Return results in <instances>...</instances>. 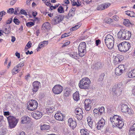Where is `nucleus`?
Wrapping results in <instances>:
<instances>
[{"mask_svg":"<svg viewBox=\"0 0 135 135\" xmlns=\"http://www.w3.org/2000/svg\"><path fill=\"white\" fill-rule=\"evenodd\" d=\"M14 22L16 25H19V23H20L19 20L16 17H15L13 21Z\"/></svg>","mask_w":135,"mask_h":135,"instance_id":"nucleus-47","label":"nucleus"},{"mask_svg":"<svg viewBox=\"0 0 135 135\" xmlns=\"http://www.w3.org/2000/svg\"><path fill=\"white\" fill-rule=\"evenodd\" d=\"M70 41H68L65 42V43L63 44L62 46V47H65L67 46L70 44Z\"/></svg>","mask_w":135,"mask_h":135,"instance_id":"nucleus-57","label":"nucleus"},{"mask_svg":"<svg viewBox=\"0 0 135 135\" xmlns=\"http://www.w3.org/2000/svg\"><path fill=\"white\" fill-rule=\"evenodd\" d=\"M91 81L87 77H84L80 80L79 83V86L80 89H88L90 86Z\"/></svg>","mask_w":135,"mask_h":135,"instance_id":"nucleus-2","label":"nucleus"},{"mask_svg":"<svg viewBox=\"0 0 135 135\" xmlns=\"http://www.w3.org/2000/svg\"><path fill=\"white\" fill-rule=\"evenodd\" d=\"M30 122V118L27 116H25L21 118V123L22 124L28 123Z\"/></svg>","mask_w":135,"mask_h":135,"instance_id":"nucleus-19","label":"nucleus"},{"mask_svg":"<svg viewBox=\"0 0 135 135\" xmlns=\"http://www.w3.org/2000/svg\"><path fill=\"white\" fill-rule=\"evenodd\" d=\"M118 68L123 72H124V71L125 70V68L124 65H120L118 66Z\"/></svg>","mask_w":135,"mask_h":135,"instance_id":"nucleus-37","label":"nucleus"},{"mask_svg":"<svg viewBox=\"0 0 135 135\" xmlns=\"http://www.w3.org/2000/svg\"><path fill=\"white\" fill-rule=\"evenodd\" d=\"M109 121L112 123L113 126L117 127L120 129L124 125L123 119L119 115H115L112 117H110Z\"/></svg>","mask_w":135,"mask_h":135,"instance_id":"nucleus-1","label":"nucleus"},{"mask_svg":"<svg viewBox=\"0 0 135 135\" xmlns=\"http://www.w3.org/2000/svg\"><path fill=\"white\" fill-rule=\"evenodd\" d=\"M127 111L126 113L128 114V116H132L133 115V111L132 110L129 108Z\"/></svg>","mask_w":135,"mask_h":135,"instance_id":"nucleus-32","label":"nucleus"},{"mask_svg":"<svg viewBox=\"0 0 135 135\" xmlns=\"http://www.w3.org/2000/svg\"><path fill=\"white\" fill-rule=\"evenodd\" d=\"M68 124L72 129L75 128L76 126V123L75 120H73V119L70 118L68 120Z\"/></svg>","mask_w":135,"mask_h":135,"instance_id":"nucleus-14","label":"nucleus"},{"mask_svg":"<svg viewBox=\"0 0 135 135\" xmlns=\"http://www.w3.org/2000/svg\"><path fill=\"white\" fill-rule=\"evenodd\" d=\"M57 11L59 13H63L64 12V9L62 6H59L57 9Z\"/></svg>","mask_w":135,"mask_h":135,"instance_id":"nucleus-35","label":"nucleus"},{"mask_svg":"<svg viewBox=\"0 0 135 135\" xmlns=\"http://www.w3.org/2000/svg\"><path fill=\"white\" fill-rule=\"evenodd\" d=\"M15 55L19 59L20 58V54L18 52H16L15 54Z\"/></svg>","mask_w":135,"mask_h":135,"instance_id":"nucleus-60","label":"nucleus"},{"mask_svg":"<svg viewBox=\"0 0 135 135\" xmlns=\"http://www.w3.org/2000/svg\"><path fill=\"white\" fill-rule=\"evenodd\" d=\"M54 117L56 119L59 121H62L63 119V115L60 112H58L56 113Z\"/></svg>","mask_w":135,"mask_h":135,"instance_id":"nucleus-17","label":"nucleus"},{"mask_svg":"<svg viewBox=\"0 0 135 135\" xmlns=\"http://www.w3.org/2000/svg\"><path fill=\"white\" fill-rule=\"evenodd\" d=\"M115 73L117 75H121L123 73V72L118 67H117L115 68Z\"/></svg>","mask_w":135,"mask_h":135,"instance_id":"nucleus-30","label":"nucleus"},{"mask_svg":"<svg viewBox=\"0 0 135 135\" xmlns=\"http://www.w3.org/2000/svg\"><path fill=\"white\" fill-rule=\"evenodd\" d=\"M126 14L128 16L132 17H135V13L133 11H125Z\"/></svg>","mask_w":135,"mask_h":135,"instance_id":"nucleus-26","label":"nucleus"},{"mask_svg":"<svg viewBox=\"0 0 135 135\" xmlns=\"http://www.w3.org/2000/svg\"><path fill=\"white\" fill-rule=\"evenodd\" d=\"M40 83L37 81L33 83L32 91L33 93H36L38 91L39 86H40Z\"/></svg>","mask_w":135,"mask_h":135,"instance_id":"nucleus-13","label":"nucleus"},{"mask_svg":"<svg viewBox=\"0 0 135 135\" xmlns=\"http://www.w3.org/2000/svg\"><path fill=\"white\" fill-rule=\"evenodd\" d=\"M5 31L6 32L5 33L8 34L10 32V31L8 29H7V28H5Z\"/></svg>","mask_w":135,"mask_h":135,"instance_id":"nucleus-64","label":"nucleus"},{"mask_svg":"<svg viewBox=\"0 0 135 135\" xmlns=\"http://www.w3.org/2000/svg\"><path fill=\"white\" fill-rule=\"evenodd\" d=\"M58 6V5H56L55 6H51L50 7V8L51 10L55 9Z\"/></svg>","mask_w":135,"mask_h":135,"instance_id":"nucleus-58","label":"nucleus"},{"mask_svg":"<svg viewBox=\"0 0 135 135\" xmlns=\"http://www.w3.org/2000/svg\"><path fill=\"white\" fill-rule=\"evenodd\" d=\"M128 133L129 135H135V123L129 129Z\"/></svg>","mask_w":135,"mask_h":135,"instance_id":"nucleus-20","label":"nucleus"},{"mask_svg":"<svg viewBox=\"0 0 135 135\" xmlns=\"http://www.w3.org/2000/svg\"><path fill=\"white\" fill-rule=\"evenodd\" d=\"M123 90V88H121L120 89H116V95H120L121 94Z\"/></svg>","mask_w":135,"mask_h":135,"instance_id":"nucleus-36","label":"nucleus"},{"mask_svg":"<svg viewBox=\"0 0 135 135\" xmlns=\"http://www.w3.org/2000/svg\"><path fill=\"white\" fill-rule=\"evenodd\" d=\"M86 43L85 42H81L79 44L78 49V53L80 57H83L85 55L86 51Z\"/></svg>","mask_w":135,"mask_h":135,"instance_id":"nucleus-5","label":"nucleus"},{"mask_svg":"<svg viewBox=\"0 0 135 135\" xmlns=\"http://www.w3.org/2000/svg\"><path fill=\"white\" fill-rule=\"evenodd\" d=\"M93 112L94 114H99V109H97L95 108L93 110Z\"/></svg>","mask_w":135,"mask_h":135,"instance_id":"nucleus-53","label":"nucleus"},{"mask_svg":"<svg viewBox=\"0 0 135 135\" xmlns=\"http://www.w3.org/2000/svg\"><path fill=\"white\" fill-rule=\"evenodd\" d=\"M70 91L68 89H66L65 90L64 94V95L65 97L68 96L70 94Z\"/></svg>","mask_w":135,"mask_h":135,"instance_id":"nucleus-34","label":"nucleus"},{"mask_svg":"<svg viewBox=\"0 0 135 135\" xmlns=\"http://www.w3.org/2000/svg\"><path fill=\"white\" fill-rule=\"evenodd\" d=\"M122 61V60L120 59V57L119 56H115L114 60V61L117 62V63L120 62Z\"/></svg>","mask_w":135,"mask_h":135,"instance_id":"nucleus-38","label":"nucleus"},{"mask_svg":"<svg viewBox=\"0 0 135 135\" xmlns=\"http://www.w3.org/2000/svg\"><path fill=\"white\" fill-rule=\"evenodd\" d=\"M70 32L68 33H65L62 35L61 37V38H62L64 37H68V36H70Z\"/></svg>","mask_w":135,"mask_h":135,"instance_id":"nucleus-48","label":"nucleus"},{"mask_svg":"<svg viewBox=\"0 0 135 135\" xmlns=\"http://www.w3.org/2000/svg\"><path fill=\"white\" fill-rule=\"evenodd\" d=\"M50 126L49 125H47L45 124H44L41 127V129L42 130H48L49 129Z\"/></svg>","mask_w":135,"mask_h":135,"instance_id":"nucleus-29","label":"nucleus"},{"mask_svg":"<svg viewBox=\"0 0 135 135\" xmlns=\"http://www.w3.org/2000/svg\"><path fill=\"white\" fill-rule=\"evenodd\" d=\"M6 13V12L4 11L0 12V17H2Z\"/></svg>","mask_w":135,"mask_h":135,"instance_id":"nucleus-55","label":"nucleus"},{"mask_svg":"<svg viewBox=\"0 0 135 135\" xmlns=\"http://www.w3.org/2000/svg\"><path fill=\"white\" fill-rule=\"evenodd\" d=\"M121 109L122 112L123 113H126V111L129 108L128 105L126 104H122Z\"/></svg>","mask_w":135,"mask_h":135,"instance_id":"nucleus-22","label":"nucleus"},{"mask_svg":"<svg viewBox=\"0 0 135 135\" xmlns=\"http://www.w3.org/2000/svg\"><path fill=\"white\" fill-rule=\"evenodd\" d=\"M97 9L98 10L102 11L104 10L103 4H102L98 6L97 7Z\"/></svg>","mask_w":135,"mask_h":135,"instance_id":"nucleus-39","label":"nucleus"},{"mask_svg":"<svg viewBox=\"0 0 135 135\" xmlns=\"http://www.w3.org/2000/svg\"><path fill=\"white\" fill-rule=\"evenodd\" d=\"M62 87L60 85H56L53 88L52 91L53 93L55 94L60 93L63 90Z\"/></svg>","mask_w":135,"mask_h":135,"instance_id":"nucleus-9","label":"nucleus"},{"mask_svg":"<svg viewBox=\"0 0 135 135\" xmlns=\"http://www.w3.org/2000/svg\"><path fill=\"white\" fill-rule=\"evenodd\" d=\"M117 36L118 38L120 40L124 39V31H120L118 33Z\"/></svg>","mask_w":135,"mask_h":135,"instance_id":"nucleus-18","label":"nucleus"},{"mask_svg":"<svg viewBox=\"0 0 135 135\" xmlns=\"http://www.w3.org/2000/svg\"><path fill=\"white\" fill-rule=\"evenodd\" d=\"M69 54L70 57L76 59H79V57L80 56L79 54H78L77 52L70 53Z\"/></svg>","mask_w":135,"mask_h":135,"instance_id":"nucleus-23","label":"nucleus"},{"mask_svg":"<svg viewBox=\"0 0 135 135\" xmlns=\"http://www.w3.org/2000/svg\"><path fill=\"white\" fill-rule=\"evenodd\" d=\"M98 109L100 115H101L104 112V108L103 107H102Z\"/></svg>","mask_w":135,"mask_h":135,"instance_id":"nucleus-43","label":"nucleus"},{"mask_svg":"<svg viewBox=\"0 0 135 135\" xmlns=\"http://www.w3.org/2000/svg\"><path fill=\"white\" fill-rule=\"evenodd\" d=\"M105 75L104 73H102L100 76L99 78L98 79V81H103Z\"/></svg>","mask_w":135,"mask_h":135,"instance_id":"nucleus-41","label":"nucleus"},{"mask_svg":"<svg viewBox=\"0 0 135 135\" xmlns=\"http://www.w3.org/2000/svg\"><path fill=\"white\" fill-rule=\"evenodd\" d=\"M20 13L21 14H23L25 16L27 15V13L23 9L21 10Z\"/></svg>","mask_w":135,"mask_h":135,"instance_id":"nucleus-54","label":"nucleus"},{"mask_svg":"<svg viewBox=\"0 0 135 135\" xmlns=\"http://www.w3.org/2000/svg\"><path fill=\"white\" fill-rule=\"evenodd\" d=\"M75 113L76 114L75 117L79 120H81L83 118L82 114L83 113L82 110L80 108H76L75 110Z\"/></svg>","mask_w":135,"mask_h":135,"instance_id":"nucleus-8","label":"nucleus"},{"mask_svg":"<svg viewBox=\"0 0 135 135\" xmlns=\"http://www.w3.org/2000/svg\"><path fill=\"white\" fill-rule=\"evenodd\" d=\"M64 18V16L62 15H60L55 17L54 19L55 24H56L60 22L63 20Z\"/></svg>","mask_w":135,"mask_h":135,"instance_id":"nucleus-11","label":"nucleus"},{"mask_svg":"<svg viewBox=\"0 0 135 135\" xmlns=\"http://www.w3.org/2000/svg\"><path fill=\"white\" fill-rule=\"evenodd\" d=\"M87 121L88 123L89 122H90L91 121V120H92L90 116H88L87 117Z\"/></svg>","mask_w":135,"mask_h":135,"instance_id":"nucleus-62","label":"nucleus"},{"mask_svg":"<svg viewBox=\"0 0 135 135\" xmlns=\"http://www.w3.org/2000/svg\"><path fill=\"white\" fill-rule=\"evenodd\" d=\"M32 116L36 119L40 118L42 116V113L39 111H36L32 112Z\"/></svg>","mask_w":135,"mask_h":135,"instance_id":"nucleus-10","label":"nucleus"},{"mask_svg":"<svg viewBox=\"0 0 135 135\" xmlns=\"http://www.w3.org/2000/svg\"><path fill=\"white\" fill-rule=\"evenodd\" d=\"M20 71V69L18 67L16 66L14 67V68L12 71V73L13 75L15 74L18 73Z\"/></svg>","mask_w":135,"mask_h":135,"instance_id":"nucleus-27","label":"nucleus"},{"mask_svg":"<svg viewBox=\"0 0 135 135\" xmlns=\"http://www.w3.org/2000/svg\"><path fill=\"white\" fill-rule=\"evenodd\" d=\"M73 16L72 14L70 13V12H69L68 14L65 17V18L67 19H69L70 17H73Z\"/></svg>","mask_w":135,"mask_h":135,"instance_id":"nucleus-56","label":"nucleus"},{"mask_svg":"<svg viewBox=\"0 0 135 135\" xmlns=\"http://www.w3.org/2000/svg\"><path fill=\"white\" fill-rule=\"evenodd\" d=\"M14 9L13 8H10L7 11V12L10 13H12L14 12Z\"/></svg>","mask_w":135,"mask_h":135,"instance_id":"nucleus-50","label":"nucleus"},{"mask_svg":"<svg viewBox=\"0 0 135 135\" xmlns=\"http://www.w3.org/2000/svg\"><path fill=\"white\" fill-rule=\"evenodd\" d=\"M85 108L86 111L89 110L91 108V102L89 99L85 100L84 102Z\"/></svg>","mask_w":135,"mask_h":135,"instance_id":"nucleus-12","label":"nucleus"},{"mask_svg":"<svg viewBox=\"0 0 135 135\" xmlns=\"http://www.w3.org/2000/svg\"><path fill=\"white\" fill-rule=\"evenodd\" d=\"M103 4L104 9L108 8L111 5L110 3L108 2Z\"/></svg>","mask_w":135,"mask_h":135,"instance_id":"nucleus-45","label":"nucleus"},{"mask_svg":"<svg viewBox=\"0 0 135 135\" xmlns=\"http://www.w3.org/2000/svg\"><path fill=\"white\" fill-rule=\"evenodd\" d=\"M105 120L103 119L102 118L98 122H99L100 124L104 126L105 125Z\"/></svg>","mask_w":135,"mask_h":135,"instance_id":"nucleus-46","label":"nucleus"},{"mask_svg":"<svg viewBox=\"0 0 135 135\" xmlns=\"http://www.w3.org/2000/svg\"><path fill=\"white\" fill-rule=\"evenodd\" d=\"M96 128L98 130H100L102 129L104 127L102 125L99 123V122H98L97 124Z\"/></svg>","mask_w":135,"mask_h":135,"instance_id":"nucleus-42","label":"nucleus"},{"mask_svg":"<svg viewBox=\"0 0 135 135\" xmlns=\"http://www.w3.org/2000/svg\"><path fill=\"white\" fill-rule=\"evenodd\" d=\"M44 46V45L42 42L40 43L38 45V47L37 49V51H38L39 49H40L41 48Z\"/></svg>","mask_w":135,"mask_h":135,"instance_id":"nucleus-49","label":"nucleus"},{"mask_svg":"<svg viewBox=\"0 0 135 135\" xmlns=\"http://www.w3.org/2000/svg\"><path fill=\"white\" fill-rule=\"evenodd\" d=\"M42 43L44 44V45L45 46H46L48 44V41H44L43 42H42Z\"/></svg>","mask_w":135,"mask_h":135,"instance_id":"nucleus-61","label":"nucleus"},{"mask_svg":"<svg viewBox=\"0 0 135 135\" xmlns=\"http://www.w3.org/2000/svg\"><path fill=\"white\" fill-rule=\"evenodd\" d=\"M51 26L50 23L48 22H46L44 23L42 25V30L48 31L50 29Z\"/></svg>","mask_w":135,"mask_h":135,"instance_id":"nucleus-15","label":"nucleus"},{"mask_svg":"<svg viewBox=\"0 0 135 135\" xmlns=\"http://www.w3.org/2000/svg\"><path fill=\"white\" fill-rule=\"evenodd\" d=\"M25 61H23L22 62H20V63L17 64L16 66L18 68L20 69L21 68L23 67L24 65V63Z\"/></svg>","mask_w":135,"mask_h":135,"instance_id":"nucleus-40","label":"nucleus"},{"mask_svg":"<svg viewBox=\"0 0 135 135\" xmlns=\"http://www.w3.org/2000/svg\"><path fill=\"white\" fill-rule=\"evenodd\" d=\"M122 84L121 83H119L117 85V89H120L121 88H123L122 86Z\"/></svg>","mask_w":135,"mask_h":135,"instance_id":"nucleus-52","label":"nucleus"},{"mask_svg":"<svg viewBox=\"0 0 135 135\" xmlns=\"http://www.w3.org/2000/svg\"><path fill=\"white\" fill-rule=\"evenodd\" d=\"M7 118L10 128H13L16 125L18 121L15 117L13 116H9Z\"/></svg>","mask_w":135,"mask_h":135,"instance_id":"nucleus-7","label":"nucleus"},{"mask_svg":"<svg viewBox=\"0 0 135 135\" xmlns=\"http://www.w3.org/2000/svg\"><path fill=\"white\" fill-rule=\"evenodd\" d=\"M104 40L106 46L109 49H111L113 48L114 40L112 35L110 34L107 35L106 36Z\"/></svg>","mask_w":135,"mask_h":135,"instance_id":"nucleus-4","label":"nucleus"},{"mask_svg":"<svg viewBox=\"0 0 135 135\" xmlns=\"http://www.w3.org/2000/svg\"><path fill=\"white\" fill-rule=\"evenodd\" d=\"M112 91L113 92V94L114 95L116 94V90L114 88H113Z\"/></svg>","mask_w":135,"mask_h":135,"instance_id":"nucleus-63","label":"nucleus"},{"mask_svg":"<svg viewBox=\"0 0 135 135\" xmlns=\"http://www.w3.org/2000/svg\"><path fill=\"white\" fill-rule=\"evenodd\" d=\"M74 99L76 101H78L79 99V93L76 92L74 93L73 95Z\"/></svg>","mask_w":135,"mask_h":135,"instance_id":"nucleus-28","label":"nucleus"},{"mask_svg":"<svg viewBox=\"0 0 135 135\" xmlns=\"http://www.w3.org/2000/svg\"><path fill=\"white\" fill-rule=\"evenodd\" d=\"M127 75L129 78L135 77V69H133L127 73Z\"/></svg>","mask_w":135,"mask_h":135,"instance_id":"nucleus-25","label":"nucleus"},{"mask_svg":"<svg viewBox=\"0 0 135 135\" xmlns=\"http://www.w3.org/2000/svg\"><path fill=\"white\" fill-rule=\"evenodd\" d=\"M119 50L122 52H125L130 50L131 47V44L127 41H124L117 45Z\"/></svg>","mask_w":135,"mask_h":135,"instance_id":"nucleus-3","label":"nucleus"},{"mask_svg":"<svg viewBox=\"0 0 135 135\" xmlns=\"http://www.w3.org/2000/svg\"><path fill=\"white\" fill-rule=\"evenodd\" d=\"M102 66V63L100 62H98L92 65V67L93 69H98L101 68Z\"/></svg>","mask_w":135,"mask_h":135,"instance_id":"nucleus-16","label":"nucleus"},{"mask_svg":"<svg viewBox=\"0 0 135 135\" xmlns=\"http://www.w3.org/2000/svg\"><path fill=\"white\" fill-rule=\"evenodd\" d=\"M35 23L33 22H28L26 23V25L28 27H32L34 25Z\"/></svg>","mask_w":135,"mask_h":135,"instance_id":"nucleus-44","label":"nucleus"},{"mask_svg":"<svg viewBox=\"0 0 135 135\" xmlns=\"http://www.w3.org/2000/svg\"><path fill=\"white\" fill-rule=\"evenodd\" d=\"M20 13V12L19 11L18 8H15L14 12V14L15 15H17L19 14Z\"/></svg>","mask_w":135,"mask_h":135,"instance_id":"nucleus-51","label":"nucleus"},{"mask_svg":"<svg viewBox=\"0 0 135 135\" xmlns=\"http://www.w3.org/2000/svg\"><path fill=\"white\" fill-rule=\"evenodd\" d=\"M131 33L127 31H124V39L129 40L131 37Z\"/></svg>","mask_w":135,"mask_h":135,"instance_id":"nucleus-21","label":"nucleus"},{"mask_svg":"<svg viewBox=\"0 0 135 135\" xmlns=\"http://www.w3.org/2000/svg\"><path fill=\"white\" fill-rule=\"evenodd\" d=\"M27 108L29 110L33 111L37 109L38 103L37 102L33 99L30 100L27 103Z\"/></svg>","mask_w":135,"mask_h":135,"instance_id":"nucleus-6","label":"nucleus"},{"mask_svg":"<svg viewBox=\"0 0 135 135\" xmlns=\"http://www.w3.org/2000/svg\"><path fill=\"white\" fill-rule=\"evenodd\" d=\"M87 130H85L84 129H82L80 130V133L82 135H89L88 132Z\"/></svg>","mask_w":135,"mask_h":135,"instance_id":"nucleus-31","label":"nucleus"},{"mask_svg":"<svg viewBox=\"0 0 135 135\" xmlns=\"http://www.w3.org/2000/svg\"><path fill=\"white\" fill-rule=\"evenodd\" d=\"M124 20L123 22V23L126 26H128L130 25L131 24V23L130 22L128 19H125Z\"/></svg>","mask_w":135,"mask_h":135,"instance_id":"nucleus-33","label":"nucleus"},{"mask_svg":"<svg viewBox=\"0 0 135 135\" xmlns=\"http://www.w3.org/2000/svg\"><path fill=\"white\" fill-rule=\"evenodd\" d=\"M55 108L53 107H48L46 108V112L48 114H51L55 110Z\"/></svg>","mask_w":135,"mask_h":135,"instance_id":"nucleus-24","label":"nucleus"},{"mask_svg":"<svg viewBox=\"0 0 135 135\" xmlns=\"http://www.w3.org/2000/svg\"><path fill=\"white\" fill-rule=\"evenodd\" d=\"M113 21V20H112V19L110 18H108L106 22H107V23H109L112 22Z\"/></svg>","mask_w":135,"mask_h":135,"instance_id":"nucleus-59","label":"nucleus"}]
</instances>
